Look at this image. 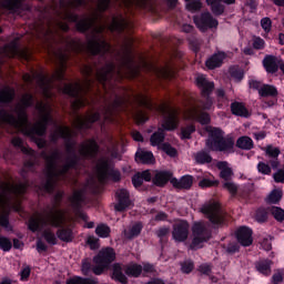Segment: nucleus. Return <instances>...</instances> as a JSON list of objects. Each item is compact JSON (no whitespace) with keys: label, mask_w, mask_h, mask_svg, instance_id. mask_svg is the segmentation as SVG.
<instances>
[{"label":"nucleus","mask_w":284,"mask_h":284,"mask_svg":"<svg viewBox=\"0 0 284 284\" xmlns=\"http://www.w3.org/2000/svg\"><path fill=\"white\" fill-rule=\"evenodd\" d=\"M23 0H0V10H19Z\"/></svg>","instance_id":"37"},{"label":"nucleus","mask_w":284,"mask_h":284,"mask_svg":"<svg viewBox=\"0 0 284 284\" xmlns=\"http://www.w3.org/2000/svg\"><path fill=\"white\" fill-rule=\"evenodd\" d=\"M11 143L16 148H21V151L24 152V154H34L33 150L23 146V141L19 138H13Z\"/></svg>","instance_id":"51"},{"label":"nucleus","mask_w":284,"mask_h":284,"mask_svg":"<svg viewBox=\"0 0 284 284\" xmlns=\"http://www.w3.org/2000/svg\"><path fill=\"white\" fill-rule=\"evenodd\" d=\"M263 150L266 156H270L271 159H278V155L281 154V149L273 145H267Z\"/></svg>","instance_id":"47"},{"label":"nucleus","mask_w":284,"mask_h":284,"mask_svg":"<svg viewBox=\"0 0 284 284\" xmlns=\"http://www.w3.org/2000/svg\"><path fill=\"white\" fill-rule=\"evenodd\" d=\"M0 52L3 57H20L21 59H26V61L30 59V51L28 49L19 50L14 42L6 45Z\"/></svg>","instance_id":"19"},{"label":"nucleus","mask_w":284,"mask_h":284,"mask_svg":"<svg viewBox=\"0 0 284 284\" xmlns=\"http://www.w3.org/2000/svg\"><path fill=\"white\" fill-rule=\"evenodd\" d=\"M195 161L196 163H211L212 162V156L205 152H199L195 155Z\"/></svg>","instance_id":"55"},{"label":"nucleus","mask_w":284,"mask_h":284,"mask_svg":"<svg viewBox=\"0 0 284 284\" xmlns=\"http://www.w3.org/2000/svg\"><path fill=\"white\" fill-rule=\"evenodd\" d=\"M95 234L101 239H108L110 236V227L105 224H100L95 229Z\"/></svg>","instance_id":"49"},{"label":"nucleus","mask_w":284,"mask_h":284,"mask_svg":"<svg viewBox=\"0 0 284 284\" xmlns=\"http://www.w3.org/2000/svg\"><path fill=\"white\" fill-rule=\"evenodd\" d=\"M123 272L124 274H126V276L139 278V276H141V273L143 272V266L136 263H130L128 265H113V278L115 281H119V283L126 284L128 277L123 274Z\"/></svg>","instance_id":"10"},{"label":"nucleus","mask_w":284,"mask_h":284,"mask_svg":"<svg viewBox=\"0 0 284 284\" xmlns=\"http://www.w3.org/2000/svg\"><path fill=\"white\" fill-rule=\"evenodd\" d=\"M42 159H44L47 163L48 182L45 184V190L47 192H52V189L54 187L53 181L59 179V176H62V174H65L70 168H73L74 160H63L59 151H54L50 155L42 153Z\"/></svg>","instance_id":"4"},{"label":"nucleus","mask_w":284,"mask_h":284,"mask_svg":"<svg viewBox=\"0 0 284 284\" xmlns=\"http://www.w3.org/2000/svg\"><path fill=\"white\" fill-rule=\"evenodd\" d=\"M26 193L24 184H17L14 180H8L1 184L0 207L6 212L7 210H14L21 212V194Z\"/></svg>","instance_id":"5"},{"label":"nucleus","mask_w":284,"mask_h":284,"mask_svg":"<svg viewBox=\"0 0 284 284\" xmlns=\"http://www.w3.org/2000/svg\"><path fill=\"white\" fill-rule=\"evenodd\" d=\"M0 225L6 230H10L8 222V213L0 214ZM0 247L1 250H3V252H9V250H11L12 247V243L10 242V240L6 237H0Z\"/></svg>","instance_id":"23"},{"label":"nucleus","mask_w":284,"mask_h":284,"mask_svg":"<svg viewBox=\"0 0 284 284\" xmlns=\"http://www.w3.org/2000/svg\"><path fill=\"white\" fill-rule=\"evenodd\" d=\"M105 30V24L94 28L92 32V38L88 41L87 49L91 54H99L101 52H108L110 50V44L103 40L101 33Z\"/></svg>","instance_id":"12"},{"label":"nucleus","mask_w":284,"mask_h":284,"mask_svg":"<svg viewBox=\"0 0 284 284\" xmlns=\"http://www.w3.org/2000/svg\"><path fill=\"white\" fill-rule=\"evenodd\" d=\"M83 0H71L68 2L67 7L62 9V13H60V19L62 21H69V22H74L77 21V16L72 14L70 12V8H78V6H82Z\"/></svg>","instance_id":"21"},{"label":"nucleus","mask_w":284,"mask_h":284,"mask_svg":"<svg viewBox=\"0 0 284 284\" xmlns=\"http://www.w3.org/2000/svg\"><path fill=\"white\" fill-rule=\"evenodd\" d=\"M134 101L135 103H139V105L146 108V110H155V112H160L164 119L162 123L164 130L172 131L179 128V110H176V108L168 103H162L160 105L152 104L150 98L143 93L135 95Z\"/></svg>","instance_id":"3"},{"label":"nucleus","mask_w":284,"mask_h":284,"mask_svg":"<svg viewBox=\"0 0 284 284\" xmlns=\"http://www.w3.org/2000/svg\"><path fill=\"white\" fill-rule=\"evenodd\" d=\"M232 113L236 116H250L247 109L243 103L235 102L231 105Z\"/></svg>","instance_id":"39"},{"label":"nucleus","mask_w":284,"mask_h":284,"mask_svg":"<svg viewBox=\"0 0 284 284\" xmlns=\"http://www.w3.org/2000/svg\"><path fill=\"white\" fill-rule=\"evenodd\" d=\"M165 139V133L162 129H159L158 132L153 133L151 136V145L156 146L161 145Z\"/></svg>","instance_id":"43"},{"label":"nucleus","mask_w":284,"mask_h":284,"mask_svg":"<svg viewBox=\"0 0 284 284\" xmlns=\"http://www.w3.org/2000/svg\"><path fill=\"white\" fill-rule=\"evenodd\" d=\"M227 55L224 52H217L206 60V68L209 70H214V68H221L223 61H225Z\"/></svg>","instance_id":"28"},{"label":"nucleus","mask_w":284,"mask_h":284,"mask_svg":"<svg viewBox=\"0 0 284 284\" xmlns=\"http://www.w3.org/2000/svg\"><path fill=\"white\" fill-rule=\"evenodd\" d=\"M223 187L224 190H227L232 196H236V193L239 192V185H236L234 182H225Z\"/></svg>","instance_id":"56"},{"label":"nucleus","mask_w":284,"mask_h":284,"mask_svg":"<svg viewBox=\"0 0 284 284\" xmlns=\"http://www.w3.org/2000/svg\"><path fill=\"white\" fill-rule=\"evenodd\" d=\"M202 214H205L213 225H221L225 219V213L221 210V204L216 201H210L201 207Z\"/></svg>","instance_id":"14"},{"label":"nucleus","mask_w":284,"mask_h":284,"mask_svg":"<svg viewBox=\"0 0 284 284\" xmlns=\"http://www.w3.org/2000/svg\"><path fill=\"white\" fill-rule=\"evenodd\" d=\"M43 237L45 239L47 243L50 245H57V236L50 230L44 231Z\"/></svg>","instance_id":"58"},{"label":"nucleus","mask_w":284,"mask_h":284,"mask_svg":"<svg viewBox=\"0 0 284 284\" xmlns=\"http://www.w3.org/2000/svg\"><path fill=\"white\" fill-rule=\"evenodd\" d=\"M161 150L169 156H176V149L172 148V145L168 143L162 144Z\"/></svg>","instance_id":"62"},{"label":"nucleus","mask_w":284,"mask_h":284,"mask_svg":"<svg viewBox=\"0 0 284 284\" xmlns=\"http://www.w3.org/2000/svg\"><path fill=\"white\" fill-rule=\"evenodd\" d=\"M171 183L173 187H176L178 190H190L194 183V178L191 175H184L180 180L173 178L171 179Z\"/></svg>","instance_id":"26"},{"label":"nucleus","mask_w":284,"mask_h":284,"mask_svg":"<svg viewBox=\"0 0 284 284\" xmlns=\"http://www.w3.org/2000/svg\"><path fill=\"white\" fill-rule=\"evenodd\" d=\"M273 178H274L275 183H284V171L283 170L277 171L273 175Z\"/></svg>","instance_id":"64"},{"label":"nucleus","mask_w":284,"mask_h":284,"mask_svg":"<svg viewBox=\"0 0 284 284\" xmlns=\"http://www.w3.org/2000/svg\"><path fill=\"white\" fill-rule=\"evenodd\" d=\"M112 176L113 181L121 180V173L119 171H112L108 160H100L97 164V176L100 183H103L108 176Z\"/></svg>","instance_id":"15"},{"label":"nucleus","mask_w":284,"mask_h":284,"mask_svg":"<svg viewBox=\"0 0 284 284\" xmlns=\"http://www.w3.org/2000/svg\"><path fill=\"white\" fill-rule=\"evenodd\" d=\"M72 136V131L68 126H58L53 134L51 135L52 141H57L58 139H70Z\"/></svg>","instance_id":"35"},{"label":"nucleus","mask_w":284,"mask_h":284,"mask_svg":"<svg viewBox=\"0 0 284 284\" xmlns=\"http://www.w3.org/2000/svg\"><path fill=\"white\" fill-rule=\"evenodd\" d=\"M236 145L241 150H252L254 148V141L250 136H242L236 141Z\"/></svg>","instance_id":"40"},{"label":"nucleus","mask_w":284,"mask_h":284,"mask_svg":"<svg viewBox=\"0 0 284 284\" xmlns=\"http://www.w3.org/2000/svg\"><path fill=\"white\" fill-rule=\"evenodd\" d=\"M135 161L138 163H154V154L150 151L139 150L135 154Z\"/></svg>","instance_id":"34"},{"label":"nucleus","mask_w":284,"mask_h":284,"mask_svg":"<svg viewBox=\"0 0 284 284\" xmlns=\"http://www.w3.org/2000/svg\"><path fill=\"white\" fill-rule=\"evenodd\" d=\"M57 236L58 239H60V241H63L64 243H70L72 239H74V233L70 227H62L58 230Z\"/></svg>","instance_id":"36"},{"label":"nucleus","mask_w":284,"mask_h":284,"mask_svg":"<svg viewBox=\"0 0 284 284\" xmlns=\"http://www.w3.org/2000/svg\"><path fill=\"white\" fill-rule=\"evenodd\" d=\"M30 105H32V95H22L14 111L18 118L16 119L6 111H0V123H8V125H11L14 130H18V132H22L26 136L33 139L38 148H45V140L37 139V136H43V134H45V128H48V121H50L52 106L48 102L38 103L39 121L31 126L28 123V115L26 114V108H30Z\"/></svg>","instance_id":"1"},{"label":"nucleus","mask_w":284,"mask_h":284,"mask_svg":"<svg viewBox=\"0 0 284 284\" xmlns=\"http://www.w3.org/2000/svg\"><path fill=\"white\" fill-rule=\"evenodd\" d=\"M272 265V261L268 260H263L257 262L256 264V270H258L261 272V274H271L272 270L270 268V266Z\"/></svg>","instance_id":"45"},{"label":"nucleus","mask_w":284,"mask_h":284,"mask_svg":"<svg viewBox=\"0 0 284 284\" xmlns=\"http://www.w3.org/2000/svg\"><path fill=\"white\" fill-rule=\"evenodd\" d=\"M257 171L261 174H272V168H270V164H266L264 162H260L257 164Z\"/></svg>","instance_id":"61"},{"label":"nucleus","mask_w":284,"mask_h":284,"mask_svg":"<svg viewBox=\"0 0 284 284\" xmlns=\"http://www.w3.org/2000/svg\"><path fill=\"white\" fill-rule=\"evenodd\" d=\"M90 85H92V80H90V78H85L83 82L64 85L62 89L64 94H69V97H78L72 103L73 110H79L80 108L88 105V98L83 94L90 90Z\"/></svg>","instance_id":"9"},{"label":"nucleus","mask_w":284,"mask_h":284,"mask_svg":"<svg viewBox=\"0 0 284 284\" xmlns=\"http://www.w3.org/2000/svg\"><path fill=\"white\" fill-rule=\"evenodd\" d=\"M65 61H68V54H61L60 64L55 69L51 78H48V75H43V74L30 75L27 73L23 75V81L26 83H32V81H34L36 79L38 85L43 90L44 97L50 99V97H52V93L48 92V90L52 88L53 81H61V79H63V74L65 73V68H67Z\"/></svg>","instance_id":"6"},{"label":"nucleus","mask_w":284,"mask_h":284,"mask_svg":"<svg viewBox=\"0 0 284 284\" xmlns=\"http://www.w3.org/2000/svg\"><path fill=\"white\" fill-rule=\"evenodd\" d=\"M172 179V173L168 171H156L153 178V183L159 187H163Z\"/></svg>","instance_id":"30"},{"label":"nucleus","mask_w":284,"mask_h":284,"mask_svg":"<svg viewBox=\"0 0 284 284\" xmlns=\"http://www.w3.org/2000/svg\"><path fill=\"white\" fill-rule=\"evenodd\" d=\"M116 258V253H114V248L106 247L99 252V254L93 258L94 267L93 274L100 276L102 272H105L108 267H110V263H112Z\"/></svg>","instance_id":"13"},{"label":"nucleus","mask_w":284,"mask_h":284,"mask_svg":"<svg viewBox=\"0 0 284 284\" xmlns=\"http://www.w3.org/2000/svg\"><path fill=\"white\" fill-rule=\"evenodd\" d=\"M128 20H125V18H123V16H118L114 17L112 20V23L109 26V30L114 31H121V30H125V28L128 27Z\"/></svg>","instance_id":"32"},{"label":"nucleus","mask_w":284,"mask_h":284,"mask_svg":"<svg viewBox=\"0 0 284 284\" xmlns=\"http://www.w3.org/2000/svg\"><path fill=\"white\" fill-rule=\"evenodd\" d=\"M68 223V217H65V212L58 209H52L49 212L43 213V215H34L29 221V230L31 232H37L41 230L43 225H52V227H59Z\"/></svg>","instance_id":"7"},{"label":"nucleus","mask_w":284,"mask_h":284,"mask_svg":"<svg viewBox=\"0 0 284 284\" xmlns=\"http://www.w3.org/2000/svg\"><path fill=\"white\" fill-rule=\"evenodd\" d=\"M133 119L139 124L145 123V121H148V114L143 110L138 109L133 113Z\"/></svg>","instance_id":"52"},{"label":"nucleus","mask_w":284,"mask_h":284,"mask_svg":"<svg viewBox=\"0 0 284 284\" xmlns=\"http://www.w3.org/2000/svg\"><path fill=\"white\" fill-rule=\"evenodd\" d=\"M210 230H207V224L203 222H195L192 226V242L190 244V250H201L203 243L210 241Z\"/></svg>","instance_id":"11"},{"label":"nucleus","mask_w":284,"mask_h":284,"mask_svg":"<svg viewBox=\"0 0 284 284\" xmlns=\"http://www.w3.org/2000/svg\"><path fill=\"white\" fill-rule=\"evenodd\" d=\"M263 65L266 71L274 73L278 70V64L276 63V58L268 55L264 59Z\"/></svg>","instance_id":"38"},{"label":"nucleus","mask_w":284,"mask_h":284,"mask_svg":"<svg viewBox=\"0 0 284 284\" xmlns=\"http://www.w3.org/2000/svg\"><path fill=\"white\" fill-rule=\"evenodd\" d=\"M199 185L200 187H216V185H219V181L203 179L200 181Z\"/></svg>","instance_id":"60"},{"label":"nucleus","mask_w":284,"mask_h":284,"mask_svg":"<svg viewBox=\"0 0 284 284\" xmlns=\"http://www.w3.org/2000/svg\"><path fill=\"white\" fill-rule=\"evenodd\" d=\"M196 85L202 90L203 97H207L214 90V82L207 81L203 74L196 77Z\"/></svg>","instance_id":"27"},{"label":"nucleus","mask_w":284,"mask_h":284,"mask_svg":"<svg viewBox=\"0 0 284 284\" xmlns=\"http://www.w3.org/2000/svg\"><path fill=\"white\" fill-rule=\"evenodd\" d=\"M81 201H83V192L75 191L71 196V205H73V207H79V205H81Z\"/></svg>","instance_id":"54"},{"label":"nucleus","mask_w":284,"mask_h":284,"mask_svg":"<svg viewBox=\"0 0 284 284\" xmlns=\"http://www.w3.org/2000/svg\"><path fill=\"white\" fill-rule=\"evenodd\" d=\"M283 199V191L281 190H274L271 192V194L267 197L268 203H278Z\"/></svg>","instance_id":"53"},{"label":"nucleus","mask_w":284,"mask_h":284,"mask_svg":"<svg viewBox=\"0 0 284 284\" xmlns=\"http://www.w3.org/2000/svg\"><path fill=\"white\" fill-rule=\"evenodd\" d=\"M209 140L206 141L207 150L213 152H234V139L224 138L223 130L213 126H206Z\"/></svg>","instance_id":"8"},{"label":"nucleus","mask_w":284,"mask_h":284,"mask_svg":"<svg viewBox=\"0 0 284 284\" xmlns=\"http://www.w3.org/2000/svg\"><path fill=\"white\" fill-rule=\"evenodd\" d=\"M97 14L82 18L77 23L79 32H85V30H90V28H92V26H94V23L97 22Z\"/></svg>","instance_id":"29"},{"label":"nucleus","mask_w":284,"mask_h":284,"mask_svg":"<svg viewBox=\"0 0 284 284\" xmlns=\"http://www.w3.org/2000/svg\"><path fill=\"white\" fill-rule=\"evenodd\" d=\"M153 70L158 77H161L162 79H172V77H174V71H172V68L170 67H163L161 69L153 68Z\"/></svg>","instance_id":"42"},{"label":"nucleus","mask_w":284,"mask_h":284,"mask_svg":"<svg viewBox=\"0 0 284 284\" xmlns=\"http://www.w3.org/2000/svg\"><path fill=\"white\" fill-rule=\"evenodd\" d=\"M236 239L239 243L242 244L244 247L252 245V230L245 226L239 229L236 232Z\"/></svg>","instance_id":"25"},{"label":"nucleus","mask_w":284,"mask_h":284,"mask_svg":"<svg viewBox=\"0 0 284 284\" xmlns=\"http://www.w3.org/2000/svg\"><path fill=\"white\" fill-rule=\"evenodd\" d=\"M183 116L186 121H197L202 125H207L210 123V114L201 112L199 106H191L184 110Z\"/></svg>","instance_id":"16"},{"label":"nucleus","mask_w":284,"mask_h":284,"mask_svg":"<svg viewBox=\"0 0 284 284\" xmlns=\"http://www.w3.org/2000/svg\"><path fill=\"white\" fill-rule=\"evenodd\" d=\"M236 0H206L207 6H211L212 12L214 14H223V7L221 3H234Z\"/></svg>","instance_id":"31"},{"label":"nucleus","mask_w":284,"mask_h":284,"mask_svg":"<svg viewBox=\"0 0 284 284\" xmlns=\"http://www.w3.org/2000/svg\"><path fill=\"white\" fill-rule=\"evenodd\" d=\"M124 6H139L140 8H145L148 0H121Z\"/></svg>","instance_id":"57"},{"label":"nucleus","mask_w":284,"mask_h":284,"mask_svg":"<svg viewBox=\"0 0 284 284\" xmlns=\"http://www.w3.org/2000/svg\"><path fill=\"white\" fill-rule=\"evenodd\" d=\"M276 94H278V91L270 84H264L260 89L261 97H276Z\"/></svg>","instance_id":"44"},{"label":"nucleus","mask_w":284,"mask_h":284,"mask_svg":"<svg viewBox=\"0 0 284 284\" xmlns=\"http://www.w3.org/2000/svg\"><path fill=\"white\" fill-rule=\"evenodd\" d=\"M115 196L118 199L115 204L116 212H123L125 207H130V193L125 189L118 190Z\"/></svg>","instance_id":"22"},{"label":"nucleus","mask_w":284,"mask_h":284,"mask_svg":"<svg viewBox=\"0 0 284 284\" xmlns=\"http://www.w3.org/2000/svg\"><path fill=\"white\" fill-rule=\"evenodd\" d=\"M194 23L202 32L210 30V28H217L219 21L212 18L210 13H203L201 17L194 18Z\"/></svg>","instance_id":"18"},{"label":"nucleus","mask_w":284,"mask_h":284,"mask_svg":"<svg viewBox=\"0 0 284 284\" xmlns=\"http://www.w3.org/2000/svg\"><path fill=\"white\" fill-rule=\"evenodd\" d=\"M172 236L176 243L185 242L190 236V224L186 221H178L173 225Z\"/></svg>","instance_id":"17"},{"label":"nucleus","mask_w":284,"mask_h":284,"mask_svg":"<svg viewBox=\"0 0 284 284\" xmlns=\"http://www.w3.org/2000/svg\"><path fill=\"white\" fill-rule=\"evenodd\" d=\"M271 214L274 216L276 221H283L284 219V211L281 207L273 206L271 209Z\"/></svg>","instance_id":"59"},{"label":"nucleus","mask_w":284,"mask_h":284,"mask_svg":"<svg viewBox=\"0 0 284 284\" xmlns=\"http://www.w3.org/2000/svg\"><path fill=\"white\" fill-rule=\"evenodd\" d=\"M141 230H143V225L136 223L128 231H124V235L126 239H134V236H139V234H141Z\"/></svg>","instance_id":"46"},{"label":"nucleus","mask_w":284,"mask_h":284,"mask_svg":"<svg viewBox=\"0 0 284 284\" xmlns=\"http://www.w3.org/2000/svg\"><path fill=\"white\" fill-rule=\"evenodd\" d=\"M216 168H219V170L221 171L220 176L221 179H224V181H230V179L234 176V172L232 171L227 162H219L216 164Z\"/></svg>","instance_id":"33"},{"label":"nucleus","mask_w":284,"mask_h":284,"mask_svg":"<svg viewBox=\"0 0 284 284\" xmlns=\"http://www.w3.org/2000/svg\"><path fill=\"white\" fill-rule=\"evenodd\" d=\"M83 43L81 40H71L68 43V50H71L72 52H83Z\"/></svg>","instance_id":"48"},{"label":"nucleus","mask_w":284,"mask_h":284,"mask_svg":"<svg viewBox=\"0 0 284 284\" xmlns=\"http://www.w3.org/2000/svg\"><path fill=\"white\" fill-rule=\"evenodd\" d=\"M99 112H89L85 118L83 116H77L73 121V125L81 130L83 128H90V124L99 121Z\"/></svg>","instance_id":"20"},{"label":"nucleus","mask_w":284,"mask_h":284,"mask_svg":"<svg viewBox=\"0 0 284 284\" xmlns=\"http://www.w3.org/2000/svg\"><path fill=\"white\" fill-rule=\"evenodd\" d=\"M99 282L94 278H83V277H73L71 278L68 284H98Z\"/></svg>","instance_id":"50"},{"label":"nucleus","mask_w":284,"mask_h":284,"mask_svg":"<svg viewBox=\"0 0 284 284\" xmlns=\"http://www.w3.org/2000/svg\"><path fill=\"white\" fill-rule=\"evenodd\" d=\"M196 129L194 128V125H189L186 128L182 129V139H190V136L192 135V133L195 131Z\"/></svg>","instance_id":"63"},{"label":"nucleus","mask_w":284,"mask_h":284,"mask_svg":"<svg viewBox=\"0 0 284 284\" xmlns=\"http://www.w3.org/2000/svg\"><path fill=\"white\" fill-rule=\"evenodd\" d=\"M14 99V89L4 88L0 90V101L1 103H8Z\"/></svg>","instance_id":"41"},{"label":"nucleus","mask_w":284,"mask_h":284,"mask_svg":"<svg viewBox=\"0 0 284 284\" xmlns=\"http://www.w3.org/2000/svg\"><path fill=\"white\" fill-rule=\"evenodd\" d=\"M130 45H132V39L126 40L124 43L125 59L121 68L116 69L114 65L109 64L106 68L98 71L97 79L104 90H108V81L114 74H118V77H130L131 79L139 74V69H134V60L132 59V54H130Z\"/></svg>","instance_id":"2"},{"label":"nucleus","mask_w":284,"mask_h":284,"mask_svg":"<svg viewBox=\"0 0 284 284\" xmlns=\"http://www.w3.org/2000/svg\"><path fill=\"white\" fill-rule=\"evenodd\" d=\"M79 152L81 156H94L99 152V145L94 140H88L81 144Z\"/></svg>","instance_id":"24"}]
</instances>
